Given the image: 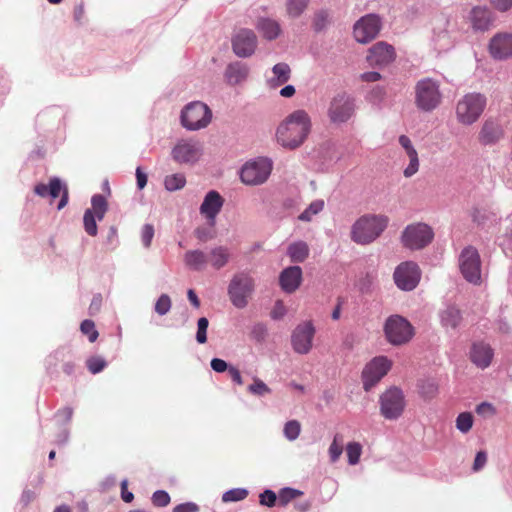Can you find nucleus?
Returning <instances> with one entry per match:
<instances>
[{
	"label": "nucleus",
	"mask_w": 512,
	"mask_h": 512,
	"mask_svg": "<svg viewBox=\"0 0 512 512\" xmlns=\"http://www.w3.org/2000/svg\"><path fill=\"white\" fill-rule=\"evenodd\" d=\"M315 327L311 321L298 324L291 335V345L298 354H308L312 348Z\"/></svg>",
	"instance_id": "obj_17"
},
{
	"label": "nucleus",
	"mask_w": 512,
	"mask_h": 512,
	"mask_svg": "<svg viewBox=\"0 0 512 512\" xmlns=\"http://www.w3.org/2000/svg\"><path fill=\"white\" fill-rule=\"evenodd\" d=\"M186 265L195 271H204L207 269L208 265L210 264L208 259L209 258H186Z\"/></svg>",
	"instance_id": "obj_53"
},
{
	"label": "nucleus",
	"mask_w": 512,
	"mask_h": 512,
	"mask_svg": "<svg viewBox=\"0 0 512 512\" xmlns=\"http://www.w3.org/2000/svg\"><path fill=\"white\" fill-rule=\"evenodd\" d=\"M248 495V490L244 488H233L226 491L222 495V501L225 503L228 502H237L245 499Z\"/></svg>",
	"instance_id": "obj_42"
},
{
	"label": "nucleus",
	"mask_w": 512,
	"mask_h": 512,
	"mask_svg": "<svg viewBox=\"0 0 512 512\" xmlns=\"http://www.w3.org/2000/svg\"><path fill=\"white\" fill-rule=\"evenodd\" d=\"M286 312H287V310H286V307H285L283 301L277 300L270 315H271L272 319L280 320L286 315Z\"/></svg>",
	"instance_id": "obj_57"
},
{
	"label": "nucleus",
	"mask_w": 512,
	"mask_h": 512,
	"mask_svg": "<svg viewBox=\"0 0 512 512\" xmlns=\"http://www.w3.org/2000/svg\"><path fill=\"white\" fill-rule=\"evenodd\" d=\"M259 498L260 504L267 507H273L277 500L276 494L270 489L264 490V492L260 494Z\"/></svg>",
	"instance_id": "obj_55"
},
{
	"label": "nucleus",
	"mask_w": 512,
	"mask_h": 512,
	"mask_svg": "<svg viewBox=\"0 0 512 512\" xmlns=\"http://www.w3.org/2000/svg\"><path fill=\"white\" fill-rule=\"evenodd\" d=\"M302 282V269L299 266L285 268L279 275V284L286 293L295 292Z\"/></svg>",
	"instance_id": "obj_22"
},
{
	"label": "nucleus",
	"mask_w": 512,
	"mask_h": 512,
	"mask_svg": "<svg viewBox=\"0 0 512 512\" xmlns=\"http://www.w3.org/2000/svg\"><path fill=\"white\" fill-rule=\"evenodd\" d=\"M273 169L268 157H256L245 162L240 169V180L249 186H258L267 181Z\"/></svg>",
	"instance_id": "obj_3"
},
{
	"label": "nucleus",
	"mask_w": 512,
	"mask_h": 512,
	"mask_svg": "<svg viewBox=\"0 0 512 512\" xmlns=\"http://www.w3.org/2000/svg\"><path fill=\"white\" fill-rule=\"evenodd\" d=\"M486 97L481 93H468L460 99L456 106L457 119L461 124L475 123L486 107Z\"/></svg>",
	"instance_id": "obj_5"
},
{
	"label": "nucleus",
	"mask_w": 512,
	"mask_h": 512,
	"mask_svg": "<svg viewBox=\"0 0 512 512\" xmlns=\"http://www.w3.org/2000/svg\"><path fill=\"white\" fill-rule=\"evenodd\" d=\"M441 324L446 329H457L462 321L461 311L453 305L447 306L440 312Z\"/></svg>",
	"instance_id": "obj_29"
},
{
	"label": "nucleus",
	"mask_w": 512,
	"mask_h": 512,
	"mask_svg": "<svg viewBox=\"0 0 512 512\" xmlns=\"http://www.w3.org/2000/svg\"><path fill=\"white\" fill-rule=\"evenodd\" d=\"M63 189V182L58 177H53L48 184L38 183L34 187V192L40 197H51L55 199L60 196Z\"/></svg>",
	"instance_id": "obj_28"
},
{
	"label": "nucleus",
	"mask_w": 512,
	"mask_h": 512,
	"mask_svg": "<svg viewBox=\"0 0 512 512\" xmlns=\"http://www.w3.org/2000/svg\"><path fill=\"white\" fill-rule=\"evenodd\" d=\"M329 17L330 15L328 10L321 9L315 12L312 21L314 31L317 33L324 31L329 24Z\"/></svg>",
	"instance_id": "obj_37"
},
{
	"label": "nucleus",
	"mask_w": 512,
	"mask_h": 512,
	"mask_svg": "<svg viewBox=\"0 0 512 512\" xmlns=\"http://www.w3.org/2000/svg\"><path fill=\"white\" fill-rule=\"evenodd\" d=\"M211 368L217 372L222 373L226 370H229V367L227 362L220 358H213L210 362Z\"/></svg>",
	"instance_id": "obj_60"
},
{
	"label": "nucleus",
	"mask_w": 512,
	"mask_h": 512,
	"mask_svg": "<svg viewBox=\"0 0 512 512\" xmlns=\"http://www.w3.org/2000/svg\"><path fill=\"white\" fill-rule=\"evenodd\" d=\"M470 215L473 223L482 230H490L495 227L499 221L497 214L486 207H474Z\"/></svg>",
	"instance_id": "obj_24"
},
{
	"label": "nucleus",
	"mask_w": 512,
	"mask_h": 512,
	"mask_svg": "<svg viewBox=\"0 0 512 512\" xmlns=\"http://www.w3.org/2000/svg\"><path fill=\"white\" fill-rule=\"evenodd\" d=\"M254 289L253 279L244 272L236 274L228 287V295L232 304L237 308H244L248 304V296Z\"/></svg>",
	"instance_id": "obj_11"
},
{
	"label": "nucleus",
	"mask_w": 512,
	"mask_h": 512,
	"mask_svg": "<svg viewBox=\"0 0 512 512\" xmlns=\"http://www.w3.org/2000/svg\"><path fill=\"white\" fill-rule=\"evenodd\" d=\"M396 286L403 291H411L416 288L421 278V271L413 261L401 263L393 275Z\"/></svg>",
	"instance_id": "obj_14"
},
{
	"label": "nucleus",
	"mask_w": 512,
	"mask_h": 512,
	"mask_svg": "<svg viewBox=\"0 0 512 512\" xmlns=\"http://www.w3.org/2000/svg\"><path fill=\"white\" fill-rule=\"evenodd\" d=\"M476 412L483 417H491L495 414V408L488 402H482L477 405Z\"/></svg>",
	"instance_id": "obj_58"
},
{
	"label": "nucleus",
	"mask_w": 512,
	"mask_h": 512,
	"mask_svg": "<svg viewBox=\"0 0 512 512\" xmlns=\"http://www.w3.org/2000/svg\"><path fill=\"white\" fill-rule=\"evenodd\" d=\"M151 500L157 507H166L170 503V496L164 490H157L153 493Z\"/></svg>",
	"instance_id": "obj_52"
},
{
	"label": "nucleus",
	"mask_w": 512,
	"mask_h": 512,
	"mask_svg": "<svg viewBox=\"0 0 512 512\" xmlns=\"http://www.w3.org/2000/svg\"><path fill=\"white\" fill-rule=\"evenodd\" d=\"M171 298L167 294H162L156 301L154 310L159 316L166 315L171 309Z\"/></svg>",
	"instance_id": "obj_46"
},
{
	"label": "nucleus",
	"mask_w": 512,
	"mask_h": 512,
	"mask_svg": "<svg viewBox=\"0 0 512 512\" xmlns=\"http://www.w3.org/2000/svg\"><path fill=\"white\" fill-rule=\"evenodd\" d=\"M309 0H287V11L293 18L299 17L306 9Z\"/></svg>",
	"instance_id": "obj_40"
},
{
	"label": "nucleus",
	"mask_w": 512,
	"mask_h": 512,
	"mask_svg": "<svg viewBox=\"0 0 512 512\" xmlns=\"http://www.w3.org/2000/svg\"><path fill=\"white\" fill-rule=\"evenodd\" d=\"M91 205L94 214H96L98 221H102L108 211V202L103 194H94L91 197Z\"/></svg>",
	"instance_id": "obj_32"
},
{
	"label": "nucleus",
	"mask_w": 512,
	"mask_h": 512,
	"mask_svg": "<svg viewBox=\"0 0 512 512\" xmlns=\"http://www.w3.org/2000/svg\"><path fill=\"white\" fill-rule=\"evenodd\" d=\"M355 107L354 97L345 92H340L330 101L327 111L328 118L333 124L346 123L354 115Z\"/></svg>",
	"instance_id": "obj_8"
},
{
	"label": "nucleus",
	"mask_w": 512,
	"mask_h": 512,
	"mask_svg": "<svg viewBox=\"0 0 512 512\" xmlns=\"http://www.w3.org/2000/svg\"><path fill=\"white\" fill-rule=\"evenodd\" d=\"M209 321L206 317H201L197 321V332H196V341L199 344H204L207 342V329H208Z\"/></svg>",
	"instance_id": "obj_47"
},
{
	"label": "nucleus",
	"mask_w": 512,
	"mask_h": 512,
	"mask_svg": "<svg viewBox=\"0 0 512 512\" xmlns=\"http://www.w3.org/2000/svg\"><path fill=\"white\" fill-rule=\"evenodd\" d=\"M201 144L193 139H181L172 148L171 157L178 164H194L201 155Z\"/></svg>",
	"instance_id": "obj_16"
},
{
	"label": "nucleus",
	"mask_w": 512,
	"mask_h": 512,
	"mask_svg": "<svg viewBox=\"0 0 512 512\" xmlns=\"http://www.w3.org/2000/svg\"><path fill=\"white\" fill-rule=\"evenodd\" d=\"M301 495L299 490L293 488H283L279 493V503L283 506L287 505L291 500Z\"/></svg>",
	"instance_id": "obj_50"
},
{
	"label": "nucleus",
	"mask_w": 512,
	"mask_h": 512,
	"mask_svg": "<svg viewBox=\"0 0 512 512\" xmlns=\"http://www.w3.org/2000/svg\"><path fill=\"white\" fill-rule=\"evenodd\" d=\"M385 336L392 345H402L413 337L412 325L402 316H390L384 325Z\"/></svg>",
	"instance_id": "obj_10"
},
{
	"label": "nucleus",
	"mask_w": 512,
	"mask_h": 512,
	"mask_svg": "<svg viewBox=\"0 0 512 512\" xmlns=\"http://www.w3.org/2000/svg\"><path fill=\"white\" fill-rule=\"evenodd\" d=\"M409 157V164L404 169V176L407 178L412 177L419 169V159H418V153H410L407 155Z\"/></svg>",
	"instance_id": "obj_51"
},
{
	"label": "nucleus",
	"mask_w": 512,
	"mask_h": 512,
	"mask_svg": "<svg viewBox=\"0 0 512 512\" xmlns=\"http://www.w3.org/2000/svg\"><path fill=\"white\" fill-rule=\"evenodd\" d=\"M379 404L380 413L387 420L398 419L406 406L404 394L397 387H391L381 394Z\"/></svg>",
	"instance_id": "obj_9"
},
{
	"label": "nucleus",
	"mask_w": 512,
	"mask_h": 512,
	"mask_svg": "<svg viewBox=\"0 0 512 512\" xmlns=\"http://www.w3.org/2000/svg\"><path fill=\"white\" fill-rule=\"evenodd\" d=\"M248 391L255 396H265L271 393V389L259 378H254L253 383L248 386Z\"/></svg>",
	"instance_id": "obj_45"
},
{
	"label": "nucleus",
	"mask_w": 512,
	"mask_h": 512,
	"mask_svg": "<svg viewBox=\"0 0 512 512\" xmlns=\"http://www.w3.org/2000/svg\"><path fill=\"white\" fill-rule=\"evenodd\" d=\"M398 141H399V144L401 145V147L406 151L407 155H409L410 153L417 152L416 149L414 148V146L412 145V142L408 136L401 135V136H399Z\"/></svg>",
	"instance_id": "obj_63"
},
{
	"label": "nucleus",
	"mask_w": 512,
	"mask_h": 512,
	"mask_svg": "<svg viewBox=\"0 0 512 512\" xmlns=\"http://www.w3.org/2000/svg\"><path fill=\"white\" fill-rule=\"evenodd\" d=\"M272 73L274 75L268 82L273 88L278 87L286 83L291 77V69L287 63L280 62L272 67Z\"/></svg>",
	"instance_id": "obj_30"
},
{
	"label": "nucleus",
	"mask_w": 512,
	"mask_h": 512,
	"mask_svg": "<svg viewBox=\"0 0 512 512\" xmlns=\"http://www.w3.org/2000/svg\"><path fill=\"white\" fill-rule=\"evenodd\" d=\"M388 218L383 215L366 214L361 216L351 227V239L360 245L374 242L386 229Z\"/></svg>",
	"instance_id": "obj_2"
},
{
	"label": "nucleus",
	"mask_w": 512,
	"mask_h": 512,
	"mask_svg": "<svg viewBox=\"0 0 512 512\" xmlns=\"http://www.w3.org/2000/svg\"><path fill=\"white\" fill-rule=\"evenodd\" d=\"M80 330L83 334L88 336L90 342H95L98 338L99 334L92 320H84L80 325Z\"/></svg>",
	"instance_id": "obj_48"
},
{
	"label": "nucleus",
	"mask_w": 512,
	"mask_h": 512,
	"mask_svg": "<svg viewBox=\"0 0 512 512\" xmlns=\"http://www.w3.org/2000/svg\"><path fill=\"white\" fill-rule=\"evenodd\" d=\"M434 239V231L431 226L423 222L407 225L401 233V242L411 251L421 250L427 247Z\"/></svg>",
	"instance_id": "obj_7"
},
{
	"label": "nucleus",
	"mask_w": 512,
	"mask_h": 512,
	"mask_svg": "<svg viewBox=\"0 0 512 512\" xmlns=\"http://www.w3.org/2000/svg\"><path fill=\"white\" fill-rule=\"evenodd\" d=\"M286 254V256H308L309 247L304 241H296L288 246Z\"/></svg>",
	"instance_id": "obj_44"
},
{
	"label": "nucleus",
	"mask_w": 512,
	"mask_h": 512,
	"mask_svg": "<svg viewBox=\"0 0 512 512\" xmlns=\"http://www.w3.org/2000/svg\"><path fill=\"white\" fill-rule=\"evenodd\" d=\"M97 216L93 210L86 209L83 215L84 230L89 236H96L98 232Z\"/></svg>",
	"instance_id": "obj_35"
},
{
	"label": "nucleus",
	"mask_w": 512,
	"mask_h": 512,
	"mask_svg": "<svg viewBox=\"0 0 512 512\" xmlns=\"http://www.w3.org/2000/svg\"><path fill=\"white\" fill-rule=\"evenodd\" d=\"M231 45L237 57L249 58L255 53L258 39L253 30L242 28L232 36Z\"/></svg>",
	"instance_id": "obj_15"
},
{
	"label": "nucleus",
	"mask_w": 512,
	"mask_h": 512,
	"mask_svg": "<svg viewBox=\"0 0 512 512\" xmlns=\"http://www.w3.org/2000/svg\"><path fill=\"white\" fill-rule=\"evenodd\" d=\"M324 208L323 200H314L312 201L308 207L298 216V219L303 222L311 221L312 217L319 212H321Z\"/></svg>",
	"instance_id": "obj_36"
},
{
	"label": "nucleus",
	"mask_w": 512,
	"mask_h": 512,
	"mask_svg": "<svg viewBox=\"0 0 512 512\" xmlns=\"http://www.w3.org/2000/svg\"><path fill=\"white\" fill-rule=\"evenodd\" d=\"M486 461H487V454L484 451H479L476 454V457L474 459L473 470L474 471L481 470L485 466Z\"/></svg>",
	"instance_id": "obj_62"
},
{
	"label": "nucleus",
	"mask_w": 512,
	"mask_h": 512,
	"mask_svg": "<svg viewBox=\"0 0 512 512\" xmlns=\"http://www.w3.org/2000/svg\"><path fill=\"white\" fill-rule=\"evenodd\" d=\"M198 506L193 502L179 504L173 508L172 512H198Z\"/></svg>",
	"instance_id": "obj_61"
},
{
	"label": "nucleus",
	"mask_w": 512,
	"mask_h": 512,
	"mask_svg": "<svg viewBox=\"0 0 512 512\" xmlns=\"http://www.w3.org/2000/svg\"><path fill=\"white\" fill-rule=\"evenodd\" d=\"M195 235L200 241H208L214 236V226L208 223L207 226L198 227L195 230Z\"/></svg>",
	"instance_id": "obj_54"
},
{
	"label": "nucleus",
	"mask_w": 512,
	"mask_h": 512,
	"mask_svg": "<svg viewBox=\"0 0 512 512\" xmlns=\"http://www.w3.org/2000/svg\"><path fill=\"white\" fill-rule=\"evenodd\" d=\"M154 237V227L151 224H145L141 231V240L145 247L150 246Z\"/></svg>",
	"instance_id": "obj_56"
},
{
	"label": "nucleus",
	"mask_w": 512,
	"mask_h": 512,
	"mask_svg": "<svg viewBox=\"0 0 512 512\" xmlns=\"http://www.w3.org/2000/svg\"><path fill=\"white\" fill-rule=\"evenodd\" d=\"M418 387L421 396L425 399L433 398L438 392V385L432 379L421 380Z\"/></svg>",
	"instance_id": "obj_38"
},
{
	"label": "nucleus",
	"mask_w": 512,
	"mask_h": 512,
	"mask_svg": "<svg viewBox=\"0 0 512 512\" xmlns=\"http://www.w3.org/2000/svg\"><path fill=\"white\" fill-rule=\"evenodd\" d=\"M311 126L308 113L302 109L295 110L278 126L277 141L284 148L296 149L307 139Z\"/></svg>",
	"instance_id": "obj_1"
},
{
	"label": "nucleus",
	"mask_w": 512,
	"mask_h": 512,
	"mask_svg": "<svg viewBox=\"0 0 512 512\" xmlns=\"http://www.w3.org/2000/svg\"><path fill=\"white\" fill-rule=\"evenodd\" d=\"M473 426V416L469 412L460 413L456 418V428L462 433H468Z\"/></svg>",
	"instance_id": "obj_41"
},
{
	"label": "nucleus",
	"mask_w": 512,
	"mask_h": 512,
	"mask_svg": "<svg viewBox=\"0 0 512 512\" xmlns=\"http://www.w3.org/2000/svg\"><path fill=\"white\" fill-rule=\"evenodd\" d=\"M212 119L211 109L203 102L193 101L184 106L180 114L181 125L189 131L205 128Z\"/></svg>",
	"instance_id": "obj_6"
},
{
	"label": "nucleus",
	"mask_w": 512,
	"mask_h": 512,
	"mask_svg": "<svg viewBox=\"0 0 512 512\" xmlns=\"http://www.w3.org/2000/svg\"><path fill=\"white\" fill-rule=\"evenodd\" d=\"M494 351L491 346L483 341L472 344L470 350V360L480 369L487 368L493 359Z\"/></svg>",
	"instance_id": "obj_21"
},
{
	"label": "nucleus",
	"mask_w": 512,
	"mask_h": 512,
	"mask_svg": "<svg viewBox=\"0 0 512 512\" xmlns=\"http://www.w3.org/2000/svg\"><path fill=\"white\" fill-rule=\"evenodd\" d=\"M300 432H301V424L299 421L290 420L285 423L284 428H283V434H284V437L288 441L296 440L299 437Z\"/></svg>",
	"instance_id": "obj_39"
},
{
	"label": "nucleus",
	"mask_w": 512,
	"mask_h": 512,
	"mask_svg": "<svg viewBox=\"0 0 512 512\" xmlns=\"http://www.w3.org/2000/svg\"><path fill=\"white\" fill-rule=\"evenodd\" d=\"M470 20L474 30L484 32L490 29L494 17L488 7L476 6L470 12Z\"/></svg>",
	"instance_id": "obj_25"
},
{
	"label": "nucleus",
	"mask_w": 512,
	"mask_h": 512,
	"mask_svg": "<svg viewBox=\"0 0 512 512\" xmlns=\"http://www.w3.org/2000/svg\"><path fill=\"white\" fill-rule=\"evenodd\" d=\"M442 94L438 81L432 78H423L415 85V104L424 112H431L441 103Z\"/></svg>",
	"instance_id": "obj_4"
},
{
	"label": "nucleus",
	"mask_w": 512,
	"mask_h": 512,
	"mask_svg": "<svg viewBox=\"0 0 512 512\" xmlns=\"http://www.w3.org/2000/svg\"><path fill=\"white\" fill-rule=\"evenodd\" d=\"M344 446V437L341 434H336L328 449L330 461L335 463L339 460Z\"/></svg>",
	"instance_id": "obj_34"
},
{
	"label": "nucleus",
	"mask_w": 512,
	"mask_h": 512,
	"mask_svg": "<svg viewBox=\"0 0 512 512\" xmlns=\"http://www.w3.org/2000/svg\"><path fill=\"white\" fill-rule=\"evenodd\" d=\"M396 53L392 45L380 41L368 50L366 60L372 67L383 68L395 60Z\"/></svg>",
	"instance_id": "obj_19"
},
{
	"label": "nucleus",
	"mask_w": 512,
	"mask_h": 512,
	"mask_svg": "<svg viewBox=\"0 0 512 512\" xmlns=\"http://www.w3.org/2000/svg\"><path fill=\"white\" fill-rule=\"evenodd\" d=\"M88 370L92 374H97L101 372L107 365L104 358L100 356H94L87 360L86 362Z\"/></svg>",
	"instance_id": "obj_49"
},
{
	"label": "nucleus",
	"mask_w": 512,
	"mask_h": 512,
	"mask_svg": "<svg viewBox=\"0 0 512 512\" xmlns=\"http://www.w3.org/2000/svg\"><path fill=\"white\" fill-rule=\"evenodd\" d=\"M495 9L506 12L512 7V0H490Z\"/></svg>",
	"instance_id": "obj_64"
},
{
	"label": "nucleus",
	"mask_w": 512,
	"mask_h": 512,
	"mask_svg": "<svg viewBox=\"0 0 512 512\" xmlns=\"http://www.w3.org/2000/svg\"><path fill=\"white\" fill-rule=\"evenodd\" d=\"M502 126L495 120H486L479 132L478 140L484 146L496 144L503 137Z\"/></svg>",
	"instance_id": "obj_23"
},
{
	"label": "nucleus",
	"mask_w": 512,
	"mask_h": 512,
	"mask_svg": "<svg viewBox=\"0 0 512 512\" xmlns=\"http://www.w3.org/2000/svg\"><path fill=\"white\" fill-rule=\"evenodd\" d=\"M249 74V67L241 61H234L227 65L224 78L228 85L236 86L244 82Z\"/></svg>",
	"instance_id": "obj_26"
},
{
	"label": "nucleus",
	"mask_w": 512,
	"mask_h": 512,
	"mask_svg": "<svg viewBox=\"0 0 512 512\" xmlns=\"http://www.w3.org/2000/svg\"><path fill=\"white\" fill-rule=\"evenodd\" d=\"M258 29L267 40H274L280 34L279 24L269 18H262L258 22Z\"/></svg>",
	"instance_id": "obj_31"
},
{
	"label": "nucleus",
	"mask_w": 512,
	"mask_h": 512,
	"mask_svg": "<svg viewBox=\"0 0 512 512\" xmlns=\"http://www.w3.org/2000/svg\"><path fill=\"white\" fill-rule=\"evenodd\" d=\"M382 27L378 14L370 13L358 19L353 26L354 38L357 42L366 44L377 37Z\"/></svg>",
	"instance_id": "obj_12"
},
{
	"label": "nucleus",
	"mask_w": 512,
	"mask_h": 512,
	"mask_svg": "<svg viewBox=\"0 0 512 512\" xmlns=\"http://www.w3.org/2000/svg\"><path fill=\"white\" fill-rule=\"evenodd\" d=\"M224 202V198L216 190H210L205 194L204 199L200 205L199 212L202 216L205 217L207 223L215 226L216 217L220 213Z\"/></svg>",
	"instance_id": "obj_20"
},
{
	"label": "nucleus",
	"mask_w": 512,
	"mask_h": 512,
	"mask_svg": "<svg viewBox=\"0 0 512 512\" xmlns=\"http://www.w3.org/2000/svg\"><path fill=\"white\" fill-rule=\"evenodd\" d=\"M346 453L348 457V463L350 465H356L362 453V447L358 442H350L346 446Z\"/></svg>",
	"instance_id": "obj_43"
},
{
	"label": "nucleus",
	"mask_w": 512,
	"mask_h": 512,
	"mask_svg": "<svg viewBox=\"0 0 512 512\" xmlns=\"http://www.w3.org/2000/svg\"><path fill=\"white\" fill-rule=\"evenodd\" d=\"M135 176H136L137 188L139 190L144 189L145 186L147 185V181H148L147 174L142 170L141 167H137L136 168V172H135Z\"/></svg>",
	"instance_id": "obj_59"
},
{
	"label": "nucleus",
	"mask_w": 512,
	"mask_h": 512,
	"mask_svg": "<svg viewBox=\"0 0 512 512\" xmlns=\"http://www.w3.org/2000/svg\"><path fill=\"white\" fill-rule=\"evenodd\" d=\"M463 277L470 283L479 284L482 278L480 258H464L460 263Z\"/></svg>",
	"instance_id": "obj_27"
},
{
	"label": "nucleus",
	"mask_w": 512,
	"mask_h": 512,
	"mask_svg": "<svg viewBox=\"0 0 512 512\" xmlns=\"http://www.w3.org/2000/svg\"><path fill=\"white\" fill-rule=\"evenodd\" d=\"M488 51L494 60L512 58V33L503 31L494 34L488 43Z\"/></svg>",
	"instance_id": "obj_18"
},
{
	"label": "nucleus",
	"mask_w": 512,
	"mask_h": 512,
	"mask_svg": "<svg viewBox=\"0 0 512 512\" xmlns=\"http://www.w3.org/2000/svg\"><path fill=\"white\" fill-rule=\"evenodd\" d=\"M186 184V177L182 173L167 175L164 179V187L167 191L174 192L181 190Z\"/></svg>",
	"instance_id": "obj_33"
},
{
	"label": "nucleus",
	"mask_w": 512,
	"mask_h": 512,
	"mask_svg": "<svg viewBox=\"0 0 512 512\" xmlns=\"http://www.w3.org/2000/svg\"><path fill=\"white\" fill-rule=\"evenodd\" d=\"M391 365V361L385 356L373 358L362 372L364 390L370 391L388 373Z\"/></svg>",
	"instance_id": "obj_13"
}]
</instances>
